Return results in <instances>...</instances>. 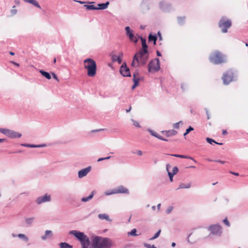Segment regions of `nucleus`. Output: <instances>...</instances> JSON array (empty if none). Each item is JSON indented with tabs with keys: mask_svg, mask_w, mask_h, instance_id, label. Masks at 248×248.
Segmentation results:
<instances>
[{
	"mask_svg": "<svg viewBox=\"0 0 248 248\" xmlns=\"http://www.w3.org/2000/svg\"><path fill=\"white\" fill-rule=\"evenodd\" d=\"M53 78L55 79L56 80L59 81L57 76L54 73H52Z\"/></svg>",
	"mask_w": 248,
	"mask_h": 248,
	"instance_id": "6e6d98bb",
	"label": "nucleus"
},
{
	"mask_svg": "<svg viewBox=\"0 0 248 248\" xmlns=\"http://www.w3.org/2000/svg\"><path fill=\"white\" fill-rule=\"evenodd\" d=\"M205 111H206V114H207V119H208V120H209V119H210V115H209V112H208V110H207V108H205Z\"/></svg>",
	"mask_w": 248,
	"mask_h": 248,
	"instance_id": "680f3d73",
	"label": "nucleus"
},
{
	"mask_svg": "<svg viewBox=\"0 0 248 248\" xmlns=\"http://www.w3.org/2000/svg\"><path fill=\"white\" fill-rule=\"evenodd\" d=\"M169 155L173 156L176 157H179L181 158H186V155H178V154H169Z\"/></svg>",
	"mask_w": 248,
	"mask_h": 248,
	"instance_id": "e433bc0d",
	"label": "nucleus"
},
{
	"mask_svg": "<svg viewBox=\"0 0 248 248\" xmlns=\"http://www.w3.org/2000/svg\"><path fill=\"white\" fill-rule=\"evenodd\" d=\"M233 73L232 70H228L224 74L222 79L224 84L228 85L232 81Z\"/></svg>",
	"mask_w": 248,
	"mask_h": 248,
	"instance_id": "9b49d317",
	"label": "nucleus"
},
{
	"mask_svg": "<svg viewBox=\"0 0 248 248\" xmlns=\"http://www.w3.org/2000/svg\"><path fill=\"white\" fill-rule=\"evenodd\" d=\"M186 158L190 159L191 160H192L194 162L197 163V161L191 156H186Z\"/></svg>",
	"mask_w": 248,
	"mask_h": 248,
	"instance_id": "4d7b16f0",
	"label": "nucleus"
},
{
	"mask_svg": "<svg viewBox=\"0 0 248 248\" xmlns=\"http://www.w3.org/2000/svg\"><path fill=\"white\" fill-rule=\"evenodd\" d=\"M186 158L190 159L191 160H192L194 162L197 163V161L191 156H186Z\"/></svg>",
	"mask_w": 248,
	"mask_h": 248,
	"instance_id": "13d9d810",
	"label": "nucleus"
},
{
	"mask_svg": "<svg viewBox=\"0 0 248 248\" xmlns=\"http://www.w3.org/2000/svg\"><path fill=\"white\" fill-rule=\"evenodd\" d=\"M50 201L51 196L47 194H46L44 196L38 197L35 200V202L38 205H40L43 203L49 202Z\"/></svg>",
	"mask_w": 248,
	"mask_h": 248,
	"instance_id": "ddd939ff",
	"label": "nucleus"
},
{
	"mask_svg": "<svg viewBox=\"0 0 248 248\" xmlns=\"http://www.w3.org/2000/svg\"><path fill=\"white\" fill-rule=\"evenodd\" d=\"M69 233L74 235L79 241H80L81 245H89V238L83 232L75 230H72L70 231Z\"/></svg>",
	"mask_w": 248,
	"mask_h": 248,
	"instance_id": "7ed1b4c3",
	"label": "nucleus"
},
{
	"mask_svg": "<svg viewBox=\"0 0 248 248\" xmlns=\"http://www.w3.org/2000/svg\"><path fill=\"white\" fill-rule=\"evenodd\" d=\"M173 209V207L172 206H170L169 207L166 211V213L167 214H170L172 210Z\"/></svg>",
	"mask_w": 248,
	"mask_h": 248,
	"instance_id": "c03bdc74",
	"label": "nucleus"
},
{
	"mask_svg": "<svg viewBox=\"0 0 248 248\" xmlns=\"http://www.w3.org/2000/svg\"><path fill=\"white\" fill-rule=\"evenodd\" d=\"M160 232H161V230H159L153 237H152L151 238H150V240H154V239L158 238L159 237V236L160 235Z\"/></svg>",
	"mask_w": 248,
	"mask_h": 248,
	"instance_id": "c9c22d12",
	"label": "nucleus"
},
{
	"mask_svg": "<svg viewBox=\"0 0 248 248\" xmlns=\"http://www.w3.org/2000/svg\"><path fill=\"white\" fill-rule=\"evenodd\" d=\"M214 161L215 162H218V163H220L222 164H223L226 163L225 161H222V160H214Z\"/></svg>",
	"mask_w": 248,
	"mask_h": 248,
	"instance_id": "864d4df0",
	"label": "nucleus"
},
{
	"mask_svg": "<svg viewBox=\"0 0 248 248\" xmlns=\"http://www.w3.org/2000/svg\"><path fill=\"white\" fill-rule=\"evenodd\" d=\"M232 26V22L230 19H227L225 17H222L218 23L219 27L223 33L227 32L228 29Z\"/></svg>",
	"mask_w": 248,
	"mask_h": 248,
	"instance_id": "39448f33",
	"label": "nucleus"
},
{
	"mask_svg": "<svg viewBox=\"0 0 248 248\" xmlns=\"http://www.w3.org/2000/svg\"><path fill=\"white\" fill-rule=\"evenodd\" d=\"M132 153L136 154V153L134 152H132ZM136 153L140 156L142 155V152L141 150H137Z\"/></svg>",
	"mask_w": 248,
	"mask_h": 248,
	"instance_id": "8fccbe9b",
	"label": "nucleus"
},
{
	"mask_svg": "<svg viewBox=\"0 0 248 248\" xmlns=\"http://www.w3.org/2000/svg\"><path fill=\"white\" fill-rule=\"evenodd\" d=\"M39 72L43 77H44L47 79H50L51 78L50 74L46 71H45L43 70H40L39 71Z\"/></svg>",
	"mask_w": 248,
	"mask_h": 248,
	"instance_id": "393cba45",
	"label": "nucleus"
},
{
	"mask_svg": "<svg viewBox=\"0 0 248 248\" xmlns=\"http://www.w3.org/2000/svg\"><path fill=\"white\" fill-rule=\"evenodd\" d=\"M105 160V157L99 158L98 159L97 161L100 162Z\"/></svg>",
	"mask_w": 248,
	"mask_h": 248,
	"instance_id": "338daca9",
	"label": "nucleus"
},
{
	"mask_svg": "<svg viewBox=\"0 0 248 248\" xmlns=\"http://www.w3.org/2000/svg\"><path fill=\"white\" fill-rule=\"evenodd\" d=\"M17 236L18 237L23 239L26 242H28L29 240L28 238L24 234L19 233Z\"/></svg>",
	"mask_w": 248,
	"mask_h": 248,
	"instance_id": "473e14b6",
	"label": "nucleus"
},
{
	"mask_svg": "<svg viewBox=\"0 0 248 248\" xmlns=\"http://www.w3.org/2000/svg\"><path fill=\"white\" fill-rule=\"evenodd\" d=\"M109 4V1H107L105 3H99L97 5V10H105L108 8Z\"/></svg>",
	"mask_w": 248,
	"mask_h": 248,
	"instance_id": "412c9836",
	"label": "nucleus"
},
{
	"mask_svg": "<svg viewBox=\"0 0 248 248\" xmlns=\"http://www.w3.org/2000/svg\"><path fill=\"white\" fill-rule=\"evenodd\" d=\"M230 173H231L233 175H236V176L239 175V173L237 172H232V171H230Z\"/></svg>",
	"mask_w": 248,
	"mask_h": 248,
	"instance_id": "0e129e2a",
	"label": "nucleus"
},
{
	"mask_svg": "<svg viewBox=\"0 0 248 248\" xmlns=\"http://www.w3.org/2000/svg\"><path fill=\"white\" fill-rule=\"evenodd\" d=\"M15 7H16V6H14L13 7V9H12V10H11V15H12V16H14V15H16V14L17 13V10H16V9H14V8H15Z\"/></svg>",
	"mask_w": 248,
	"mask_h": 248,
	"instance_id": "37998d69",
	"label": "nucleus"
},
{
	"mask_svg": "<svg viewBox=\"0 0 248 248\" xmlns=\"http://www.w3.org/2000/svg\"><path fill=\"white\" fill-rule=\"evenodd\" d=\"M3 134L10 139L20 138L22 135L21 133L9 129L3 130Z\"/></svg>",
	"mask_w": 248,
	"mask_h": 248,
	"instance_id": "9d476101",
	"label": "nucleus"
},
{
	"mask_svg": "<svg viewBox=\"0 0 248 248\" xmlns=\"http://www.w3.org/2000/svg\"><path fill=\"white\" fill-rule=\"evenodd\" d=\"M140 65H141L140 64V60L138 58H137V55H134L132 62L131 63V66L134 67H138Z\"/></svg>",
	"mask_w": 248,
	"mask_h": 248,
	"instance_id": "a211bd4d",
	"label": "nucleus"
},
{
	"mask_svg": "<svg viewBox=\"0 0 248 248\" xmlns=\"http://www.w3.org/2000/svg\"><path fill=\"white\" fill-rule=\"evenodd\" d=\"M148 131L149 132L150 134L154 136V137H155L156 138H157V139H158V137H159L160 135H158L157 133H156L155 132L154 130H151V129H148Z\"/></svg>",
	"mask_w": 248,
	"mask_h": 248,
	"instance_id": "7c9ffc66",
	"label": "nucleus"
},
{
	"mask_svg": "<svg viewBox=\"0 0 248 248\" xmlns=\"http://www.w3.org/2000/svg\"><path fill=\"white\" fill-rule=\"evenodd\" d=\"M144 246L147 248H152V246L150 244L147 243H144Z\"/></svg>",
	"mask_w": 248,
	"mask_h": 248,
	"instance_id": "052dcab7",
	"label": "nucleus"
},
{
	"mask_svg": "<svg viewBox=\"0 0 248 248\" xmlns=\"http://www.w3.org/2000/svg\"><path fill=\"white\" fill-rule=\"evenodd\" d=\"M131 110V106H130V107H129V108L128 109H126V112L127 113L129 112L130 111V110Z\"/></svg>",
	"mask_w": 248,
	"mask_h": 248,
	"instance_id": "774afa93",
	"label": "nucleus"
},
{
	"mask_svg": "<svg viewBox=\"0 0 248 248\" xmlns=\"http://www.w3.org/2000/svg\"><path fill=\"white\" fill-rule=\"evenodd\" d=\"M178 168L177 167L175 166L174 167H173V170H172V172L174 174H176L178 172Z\"/></svg>",
	"mask_w": 248,
	"mask_h": 248,
	"instance_id": "de8ad7c7",
	"label": "nucleus"
},
{
	"mask_svg": "<svg viewBox=\"0 0 248 248\" xmlns=\"http://www.w3.org/2000/svg\"><path fill=\"white\" fill-rule=\"evenodd\" d=\"M158 139L161 140H163V141H169V140L168 139L164 138H163L161 136H160L159 137H158Z\"/></svg>",
	"mask_w": 248,
	"mask_h": 248,
	"instance_id": "603ef678",
	"label": "nucleus"
},
{
	"mask_svg": "<svg viewBox=\"0 0 248 248\" xmlns=\"http://www.w3.org/2000/svg\"><path fill=\"white\" fill-rule=\"evenodd\" d=\"M52 235V232L50 230H46L45 232V234L41 236V239L43 240H45L48 237H51Z\"/></svg>",
	"mask_w": 248,
	"mask_h": 248,
	"instance_id": "5701e85b",
	"label": "nucleus"
},
{
	"mask_svg": "<svg viewBox=\"0 0 248 248\" xmlns=\"http://www.w3.org/2000/svg\"><path fill=\"white\" fill-rule=\"evenodd\" d=\"M148 50L141 49L139 52H137L135 55H137L140 60V64L141 65H144L146 63L147 60L149 58Z\"/></svg>",
	"mask_w": 248,
	"mask_h": 248,
	"instance_id": "423d86ee",
	"label": "nucleus"
},
{
	"mask_svg": "<svg viewBox=\"0 0 248 248\" xmlns=\"http://www.w3.org/2000/svg\"><path fill=\"white\" fill-rule=\"evenodd\" d=\"M177 19H178V22L179 24L182 25L184 24L185 20V16H183V17L179 16L177 17Z\"/></svg>",
	"mask_w": 248,
	"mask_h": 248,
	"instance_id": "2f4dec72",
	"label": "nucleus"
},
{
	"mask_svg": "<svg viewBox=\"0 0 248 248\" xmlns=\"http://www.w3.org/2000/svg\"><path fill=\"white\" fill-rule=\"evenodd\" d=\"M109 56L111 58V60L113 62H117L119 64H121L122 62V60L120 56H123V53H120V56H117L115 54H113L112 53H110Z\"/></svg>",
	"mask_w": 248,
	"mask_h": 248,
	"instance_id": "f3484780",
	"label": "nucleus"
},
{
	"mask_svg": "<svg viewBox=\"0 0 248 248\" xmlns=\"http://www.w3.org/2000/svg\"><path fill=\"white\" fill-rule=\"evenodd\" d=\"M93 246L94 248H110L112 242L109 238L96 236L93 240Z\"/></svg>",
	"mask_w": 248,
	"mask_h": 248,
	"instance_id": "f257e3e1",
	"label": "nucleus"
},
{
	"mask_svg": "<svg viewBox=\"0 0 248 248\" xmlns=\"http://www.w3.org/2000/svg\"><path fill=\"white\" fill-rule=\"evenodd\" d=\"M139 83H137L136 82L134 83V84L133 85V86L132 87V89H134L135 88H136V87H137L139 85Z\"/></svg>",
	"mask_w": 248,
	"mask_h": 248,
	"instance_id": "e2e57ef3",
	"label": "nucleus"
},
{
	"mask_svg": "<svg viewBox=\"0 0 248 248\" xmlns=\"http://www.w3.org/2000/svg\"><path fill=\"white\" fill-rule=\"evenodd\" d=\"M160 62L158 58L151 60L148 65V70L149 72H157L160 69Z\"/></svg>",
	"mask_w": 248,
	"mask_h": 248,
	"instance_id": "0eeeda50",
	"label": "nucleus"
},
{
	"mask_svg": "<svg viewBox=\"0 0 248 248\" xmlns=\"http://www.w3.org/2000/svg\"><path fill=\"white\" fill-rule=\"evenodd\" d=\"M95 193V191L93 190V191L89 196L86 197H83L81 199V201L82 202H87L90 200L92 199V198L93 197L94 194Z\"/></svg>",
	"mask_w": 248,
	"mask_h": 248,
	"instance_id": "6ab92c4d",
	"label": "nucleus"
},
{
	"mask_svg": "<svg viewBox=\"0 0 248 248\" xmlns=\"http://www.w3.org/2000/svg\"><path fill=\"white\" fill-rule=\"evenodd\" d=\"M118 193L129 194V190L123 186H119L117 187L112 189L111 192H106V195H109L111 194H115Z\"/></svg>",
	"mask_w": 248,
	"mask_h": 248,
	"instance_id": "1a4fd4ad",
	"label": "nucleus"
},
{
	"mask_svg": "<svg viewBox=\"0 0 248 248\" xmlns=\"http://www.w3.org/2000/svg\"><path fill=\"white\" fill-rule=\"evenodd\" d=\"M163 133L165 132L167 137H170L174 136L177 134V132L175 130H170L168 131H162Z\"/></svg>",
	"mask_w": 248,
	"mask_h": 248,
	"instance_id": "4be33fe9",
	"label": "nucleus"
},
{
	"mask_svg": "<svg viewBox=\"0 0 248 248\" xmlns=\"http://www.w3.org/2000/svg\"><path fill=\"white\" fill-rule=\"evenodd\" d=\"M86 9L89 10H97V7L93 5H85Z\"/></svg>",
	"mask_w": 248,
	"mask_h": 248,
	"instance_id": "c756f323",
	"label": "nucleus"
},
{
	"mask_svg": "<svg viewBox=\"0 0 248 248\" xmlns=\"http://www.w3.org/2000/svg\"><path fill=\"white\" fill-rule=\"evenodd\" d=\"M223 222L228 227H229L230 226V222H229V221L228 220L227 218H225V219H224L223 220Z\"/></svg>",
	"mask_w": 248,
	"mask_h": 248,
	"instance_id": "a18cd8bd",
	"label": "nucleus"
},
{
	"mask_svg": "<svg viewBox=\"0 0 248 248\" xmlns=\"http://www.w3.org/2000/svg\"><path fill=\"white\" fill-rule=\"evenodd\" d=\"M46 144L36 145V148L44 147H46Z\"/></svg>",
	"mask_w": 248,
	"mask_h": 248,
	"instance_id": "3c124183",
	"label": "nucleus"
},
{
	"mask_svg": "<svg viewBox=\"0 0 248 248\" xmlns=\"http://www.w3.org/2000/svg\"><path fill=\"white\" fill-rule=\"evenodd\" d=\"M209 59L212 63L215 64H219L226 62L222 54L218 51L211 54Z\"/></svg>",
	"mask_w": 248,
	"mask_h": 248,
	"instance_id": "20e7f679",
	"label": "nucleus"
},
{
	"mask_svg": "<svg viewBox=\"0 0 248 248\" xmlns=\"http://www.w3.org/2000/svg\"><path fill=\"white\" fill-rule=\"evenodd\" d=\"M137 230L136 229H132L131 232H128L127 234L128 236H137L138 234L136 233Z\"/></svg>",
	"mask_w": 248,
	"mask_h": 248,
	"instance_id": "72a5a7b5",
	"label": "nucleus"
},
{
	"mask_svg": "<svg viewBox=\"0 0 248 248\" xmlns=\"http://www.w3.org/2000/svg\"><path fill=\"white\" fill-rule=\"evenodd\" d=\"M168 175L169 176L170 180V182L173 181V177L175 175L172 172L168 171Z\"/></svg>",
	"mask_w": 248,
	"mask_h": 248,
	"instance_id": "58836bf2",
	"label": "nucleus"
},
{
	"mask_svg": "<svg viewBox=\"0 0 248 248\" xmlns=\"http://www.w3.org/2000/svg\"><path fill=\"white\" fill-rule=\"evenodd\" d=\"M141 42V45L146 44V40L145 38H143L141 36L139 37Z\"/></svg>",
	"mask_w": 248,
	"mask_h": 248,
	"instance_id": "49530a36",
	"label": "nucleus"
},
{
	"mask_svg": "<svg viewBox=\"0 0 248 248\" xmlns=\"http://www.w3.org/2000/svg\"><path fill=\"white\" fill-rule=\"evenodd\" d=\"M25 2L30 3L34 6L35 7L41 9V7L39 5L38 2L36 0H23Z\"/></svg>",
	"mask_w": 248,
	"mask_h": 248,
	"instance_id": "aec40b11",
	"label": "nucleus"
},
{
	"mask_svg": "<svg viewBox=\"0 0 248 248\" xmlns=\"http://www.w3.org/2000/svg\"><path fill=\"white\" fill-rule=\"evenodd\" d=\"M126 35L128 37L130 40L136 43L138 41V39L134 36L133 31L130 29L129 26L125 28Z\"/></svg>",
	"mask_w": 248,
	"mask_h": 248,
	"instance_id": "4468645a",
	"label": "nucleus"
},
{
	"mask_svg": "<svg viewBox=\"0 0 248 248\" xmlns=\"http://www.w3.org/2000/svg\"><path fill=\"white\" fill-rule=\"evenodd\" d=\"M131 121L133 122V125L135 126H136L137 127H140V124H139V123L137 121H136L134 120L133 119H131Z\"/></svg>",
	"mask_w": 248,
	"mask_h": 248,
	"instance_id": "79ce46f5",
	"label": "nucleus"
},
{
	"mask_svg": "<svg viewBox=\"0 0 248 248\" xmlns=\"http://www.w3.org/2000/svg\"><path fill=\"white\" fill-rule=\"evenodd\" d=\"M208 230L210 231L211 234L220 236L222 233V227L219 224H213L208 227Z\"/></svg>",
	"mask_w": 248,
	"mask_h": 248,
	"instance_id": "6e6552de",
	"label": "nucleus"
},
{
	"mask_svg": "<svg viewBox=\"0 0 248 248\" xmlns=\"http://www.w3.org/2000/svg\"><path fill=\"white\" fill-rule=\"evenodd\" d=\"M206 140L207 142H208L209 143H210L211 144H212L213 143H216V141L215 140H214L211 138H206Z\"/></svg>",
	"mask_w": 248,
	"mask_h": 248,
	"instance_id": "ea45409f",
	"label": "nucleus"
},
{
	"mask_svg": "<svg viewBox=\"0 0 248 248\" xmlns=\"http://www.w3.org/2000/svg\"><path fill=\"white\" fill-rule=\"evenodd\" d=\"M159 7L163 12H169L171 9V5L169 3L161 1L159 3Z\"/></svg>",
	"mask_w": 248,
	"mask_h": 248,
	"instance_id": "dca6fc26",
	"label": "nucleus"
},
{
	"mask_svg": "<svg viewBox=\"0 0 248 248\" xmlns=\"http://www.w3.org/2000/svg\"><path fill=\"white\" fill-rule=\"evenodd\" d=\"M84 68L87 70V75L90 77H94L96 73L97 66L95 61L87 58L84 61Z\"/></svg>",
	"mask_w": 248,
	"mask_h": 248,
	"instance_id": "f03ea898",
	"label": "nucleus"
},
{
	"mask_svg": "<svg viewBox=\"0 0 248 248\" xmlns=\"http://www.w3.org/2000/svg\"><path fill=\"white\" fill-rule=\"evenodd\" d=\"M98 217L100 219H106L108 221H110L109 216L106 214H100L98 215Z\"/></svg>",
	"mask_w": 248,
	"mask_h": 248,
	"instance_id": "cd10ccee",
	"label": "nucleus"
},
{
	"mask_svg": "<svg viewBox=\"0 0 248 248\" xmlns=\"http://www.w3.org/2000/svg\"><path fill=\"white\" fill-rule=\"evenodd\" d=\"M194 130V128L191 127V126H189L188 128L186 129V132L189 133L190 131H193Z\"/></svg>",
	"mask_w": 248,
	"mask_h": 248,
	"instance_id": "09e8293b",
	"label": "nucleus"
},
{
	"mask_svg": "<svg viewBox=\"0 0 248 248\" xmlns=\"http://www.w3.org/2000/svg\"><path fill=\"white\" fill-rule=\"evenodd\" d=\"M170 168H171V166L169 164H167L166 165V170L168 172V171H170L169 170Z\"/></svg>",
	"mask_w": 248,
	"mask_h": 248,
	"instance_id": "bf43d9fd",
	"label": "nucleus"
},
{
	"mask_svg": "<svg viewBox=\"0 0 248 248\" xmlns=\"http://www.w3.org/2000/svg\"><path fill=\"white\" fill-rule=\"evenodd\" d=\"M34 219V217L27 218L25 219V222L28 225H31L33 223Z\"/></svg>",
	"mask_w": 248,
	"mask_h": 248,
	"instance_id": "f704fd0d",
	"label": "nucleus"
},
{
	"mask_svg": "<svg viewBox=\"0 0 248 248\" xmlns=\"http://www.w3.org/2000/svg\"><path fill=\"white\" fill-rule=\"evenodd\" d=\"M183 124V122L182 121H180L178 123L174 124L173 125V128L175 129H178L179 128V124Z\"/></svg>",
	"mask_w": 248,
	"mask_h": 248,
	"instance_id": "a19ab883",
	"label": "nucleus"
},
{
	"mask_svg": "<svg viewBox=\"0 0 248 248\" xmlns=\"http://www.w3.org/2000/svg\"><path fill=\"white\" fill-rule=\"evenodd\" d=\"M139 72L137 70L136 71H135L134 74H133V81L134 82V83L136 82V83H139V81H140V78H137L136 76L137 75H139Z\"/></svg>",
	"mask_w": 248,
	"mask_h": 248,
	"instance_id": "bb28decb",
	"label": "nucleus"
},
{
	"mask_svg": "<svg viewBox=\"0 0 248 248\" xmlns=\"http://www.w3.org/2000/svg\"><path fill=\"white\" fill-rule=\"evenodd\" d=\"M91 166H89L85 169L79 170L78 172V178H81L86 176L87 174L91 170Z\"/></svg>",
	"mask_w": 248,
	"mask_h": 248,
	"instance_id": "2eb2a0df",
	"label": "nucleus"
},
{
	"mask_svg": "<svg viewBox=\"0 0 248 248\" xmlns=\"http://www.w3.org/2000/svg\"><path fill=\"white\" fill-rule=\"evenodd\" d=\"M22 146L30 147V148H36L35 144H28V143H22L21 144Z\"/></svg>",
	"mask_w": 248,
	"mask_h": 248,
	"instance_id": "4c0bfd02",
	"label": "nucleus"
},
{
	"mask_svg": "<svg viewBox=\"0 0 248 248\" xmlns=\"http://www.w3.org/2000/svg\"><path fill=\"white\" fill-rule=\"evenodd\" d=\"M191 187L190 183H188L186 184L185 183H181L180 184L179 186L178 189L179 188H189Z\"/></svg>",
	"mask_w": 248,
	"mask_h": 248,
	"instance_id": "c85d7f7f",
	"label": "nucleus"
},
{
	"mask_svg": "<svg viewBox=\"0 0 248 248\" xmlns=\"http://www.w3.org/2000/svg\"><path fill=\"white\" fill-rule=\"evenodd\" d=\"M142 49L148 50V46L146 44L142 45Z\"/></svg>",
	"mask_w": 248,
	"mask_h": 248,
	"instance_id": "5fc2aeb1",
	"label": "nucleus"
},
{
	"mask_svg": "<svg viewBox=\"0 0 248 248\" xmlns=\"http://www.w3.org/2000/svg\"><path fill=\"white\" fill-rule=\"evenodd\" d=\"M119 72L124 77H130L131 73L129 68L127 66L126 62H124L121 66Z\"/></svg>",
	"mask_w": 248,
	"mask_h": 248,
	"instance_id": "f8f14e48",
	"label": "nucleus"
},
{
	"mask_svg": "<svg viewBox=\"0 0 248 248\" xmlns=\"http://www.w3.org/2000/svg\"><path fill=\"white\" fill-rule=\"evenodd\" d=\"M156 55L158 57L161 56V53L159 51H156Z\"/></svg>",
	"mask_w": 248,
	"mask_h": 248,
	"instance_id": "69168bd1",
	"label": "nucleus"
},
{
	"mask_svg": "<svg viewBox=\"0 0 248 248\" xmlns=\"http://www.w3.org/2000/svg\"><path fill=\"white\" fill-rule=\"evenodd\" d=\"M60 248H73V246L66 242H61L59 244Z\"/></svg>",
	"mask_w": 248,
	"mask_h": 248,
	"instance_id": "a878e982",
	"label": "nucleus"
},
{
	"mask_svg": "<svg viewBox=\"0 0 248 248\" xmlns=\"http://www.w3.org/2000/svg\"><path fill=\"white\" fill-rule=\"evenodd\" d=\"M148 40L149 42L153 41L154 43V45H156V42L157 40V36L156 35H153L152 33L149 34L148 36Z\"/></svg>",
	"mask_w": 248,
	"mask_h": 248,
	"instance_id": "b1692460",
	"label": "nucleus"
}]
</instances>
